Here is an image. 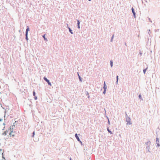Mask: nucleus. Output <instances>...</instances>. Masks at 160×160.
<instances>
[{"instance_id": "1", "label": "nucleus", "mask_w": 160, "mask_h": 160, "mask_svg": "<svg viewBox=\"0 0 160 160\" xmlns=\"http://www.w3.org/2000/svg\"><path fill=\"white\" fill-rule=\"evenodd\" d=\"M43 79H44L47 82L48 84L50 85V86H51V83L49 82V80H48L45 77H44V78H43Z\"/></svg>"}, {"instance_id": "2", "label": "nucleus", "mask_w": 160, "mask_h": 160, "mask_svg": "<svg viewBox=\"0 0 160 160\" xmlns=\"http://www.w3.org/2000/svg\"><path fill=\"white\" fill-rule=\"evenodd\" d=\"M15 133L14 132H13L12 131L10 133H9V135L10 137H14L15 136Z\"/></svg>"}, {"instance_id": "3", "label": "nucleus", "mask_w": 160, "mask_h": 160, "mask_svg": "<svg viewBox=\"0 0 160 160\" xmlns=\"http://www.w3.org/2000/svg\"><path fill=\"white\" fill-rule=\"evenodd\" d=\"M29 30V28L28 27V26L27 27V29H26V36L27 37V35H28V32Z\"/></svg>"}, {"instance_id": "4", "label": "nucleus", "mask_w": 160, "mask_h": 160, "mask_svg": "<svg viewBox=\"0 0 160 160\" xmlns=\"http://www.w3.org/2000/svg\"><path fill=\"white\" fill-rule=\"evenodd\" d=\"M75 136L78 141H80V139H79L78 137V136L77 134H75Z\"/></svg>"}, {"instance_id": "5", "label": "nucleus", "mask_w": 160, "mask_h": 160, "mask_svg": "<svg viewBox=\"0 0 160 160\" xmlns=\"http://www.w3.org/2000/svg\"><path fill=\"white\" fill-rule=\"evenodd\" d=\"M103 88H104L105 91L106 90V89H107V86L106 85L105 82H104V86Z\"/></svg>"}, {"instance_id": "6", "label": "nucleus", "mask_w": 160, "mask_h": 160, "mask_svg": "<svg viewBox=\"0 0 160 160\" xmlns=\"http://www.w3.org/2000/svg\"><path fill=\"white\" fill-rule=\"evenodd\" d=\"M132 12L133 14V15L135 16V13L134 10V9L133 8H132Z\"/></svg>"}, {"instance_id": "7", "label": "nucleus", "mask_w": 160, "mask_h": 160, "mask_svg": "<svg viewBox=\"0 0 160 160\" xmlns=\"http://www.w3.org/2000/svg\"><path fill=\"white\" fill-rule=\"evenodd\" d=\"M77 22H78V28H80V26H79L80 22H79L78 20H77Z\"/></svg>"}, {"instance_id": "8", "label": "nucleus", "mask_w": 160, "mask_h": 160, "mask_svg": "<svg viewBox=\"0 0 160 160\" xmlns=\"http://www.w3.org/2000/svg\"><path fill=\"white\" fill-rule=\"evenodd\" d=\"M45 34H44V35H43L42 37H43V38L45 40H46V41H47V39L45 37Z\"/></svg>"}, {"instance_id": "9", "label": "nucleus", "mask_w": 160, "mask_h": 160, "mask_svg": "<svg viewBox=\"0 0 160 160\" xmlns=\"http://www.w3.org/2000/svg\"><path fill=\"white\" fill-rule=\"evenodd\" d=\"M113 65V62L112 61H110V65L111 66V67H112V66Z\"/></svg>"}, {"instance_id": "10", "label": "nucleus", "mask_w": 160, "mask_h": 160, "mask_svg": "<svg viewBox=\"0 0 160 160\" xmlns=\"http://www.w3.org/2000/svg\"><path fill=\"white\" fill-rule=\"evenodd\" d=\"M107 130H108V132L110 133L111 134L112 133V132H111V131H110V130L108 129V128H107Z\"/></svg>"}, {"instance_id": "11", "label": "nucleus", "mask_w": 160, "mask_h": 160, "mask_svg": "<svg viewBox=\"0 0 160 160\" xmlns=\"http://www.w3.org/2000/svg\"><path fill=\"white\" fill-rule=\"evenodd\" d=\"M118 76H117V83H118Z\"/></svg>"}, {"instance_id": "12", "label": "nucleus", "mask_w": 160, "mask_h": 160, "mask_svg": "<svg viewBox=\"0 0 160 160\" xmlns=\"http://www.w3.org/2000/svg\"><path fill=\"white\" fill-rule=\"evenodd\" d=\"M147 68H146V69H144V70H143V72H144V74L145 73V72H146V70H147Z\"/></svg>"}, {"instance_id": "13", "label": "nucleus", "mask_w": 160, "mask_h": 160, "mask_svg": "<svg viewBox=\"0 0 160 160\" xmlns=\"http://www.w3.org/2000/svg\"><path fill=\"white\" fill-rule=\"evenodd\" d=\"M69 31L71 33V34H72L73 33L72 32V30L70 29V28H69Z\"/></svg>"}, {"instance_id": "14", "label": "nucleus", "mask_w": 160, "mask_h": 160, "mask_svg": "<svg viewBox=\"0 0 160 160\" xmlns=\"http://www.w3.org/2000/svg\"><path fill=\"white\" fill-rule=\"evenodd\" d=\"M33 95L34 96H35V92L34 91H33Z\"/></svg>"}, {"instance_id": "15", "label": "nucleus", "mask_w": 160, "mask_h": 160, "mask_svg": "<svg viewBox=\"0 0 160 160\" xmlns=\"http://www.w3.org/2000/svg\"><path fill=\"white\" fill-rule=\"evenodd\" d=\"M34 135H35V132H33V136H32L33 137H34Z\"/></svg>"}, {"instance_id": "16", "label": "nucleus", "mask_w": 160, "mask_h": 160, "mask_svg": "<svg viewBox=\"0 0 160 160\" xmlns=\"http://www.w3.org/2000/svg\"><path fill=\"white\" fill-rule=\"evenodd\" d=\"M37 98L36 96H35L34 97V99L35 100H37Z\"/></svg>"}, {"instance_id": "17", "label": "nucleus", "mask_w": 160, "mask_h": 160, "mask_svg": "<svg viewBox=\"0 0 160 160\" xmlns=\"http://www.w3.org/2000/svg\"><path fill=\"white\" fill-rule=\"evenodd\" d=\"M78 74V76H79V79H80V80L81 81V78H80V76Z\"/></svg>"}, {"instance_id": "18", "label": "nucleus", "mask_w": 160, "mask_h": 160, "mask_svg": "<svg viewBox=\"0 0 160 160\" xmlns=\"http://www.w3.org/2000/svg\"><path fill=\"white\" fill-rule=\"evenodd\" d=\"M139 98H141V95H139Z\"/></svg>"}, {"instance_id": "19", "label": "nucleus", "mask_w": 160, "mask_h": 160, "mask_svg": "<svg viewBox=\"0 0 160 160\" xmlns=\"http://www.w3.org/2000/svg\"><path fill=\"white\" fill-rule=\"evenodd\" d=\"M108 124H110V122L109 121H108Z\"/></svg>"}, {"instance_id": "20", "label": "nucleus", "mask_w": 160, "mask_h": 160, "mask_svg": "<svg viewBox=\"0 0 160 160\" xmlns=\"http://www.w3.org/2000/svg\"><path fill=\"white\" fill-rule=\"evenodd\" d=\"M26 39H27V40H28L27 36H27H26Z\"/></svg>"}, {"instance_id": "21", "label": "nucleus", "mask_w": 160, "mask_h": 160, "mask_svg": "<svg viewBox=\"0 0 160 160\" xmlns=\"http://www.w3.org/2000/svg\"><path fill=\"white\" fill-rule=\"evenodd\" d=\"M129 122H130V121H129L128 123H129V124H131V123H129Z\"/></svg>"}, {"instance_id": "22", "label": "nucleus", "mask_w": 160, "mask_h": 160, "mask_svg": "<svg viewBox=\"0 0 160 160\" xmlns=\"http://www.w3.org/2000/svg\"><path fill=\"white\" fill-rule=\"evenodd\" d=\"M70 160H71V158H70Z\"/></svg>"}, {"instance_id": "23", "label": "nucleus", "mask_w": 160, "mask_h": 160, "mask_svg": "<svg viewBox=\"0 0 160 160\" xmlns=\"http://www.w3.org/2000/svg\"><path fill=\"white\" fill-rule=\"evenodd\" d=\"M89 0V1H91V0Z\"/></svg>"}]
</instances>
